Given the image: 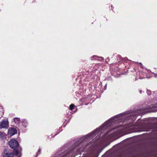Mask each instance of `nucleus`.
<instances>
[{
    "instance_id": "1",
    "label": "nucleus",
    "mask_w": 157,
    "mask_h": 157,
    "mask_svg": "<svg viewBox=\"0 0 157 157\" xmlns=\"http://www.w3.org/2000/svg\"><path fill=\"white\" fill-rule=\"evenodd\" d=\"M9 144L10 147L14 150L12 153H14V152L16 151L18 152L17 149L19 147V144L17 141L14 140H12L9 142Z\"/></svg>"
},
{
    "instance_id": "2",
    "label": "nucleus",
    "mask_w": 157,
    "mask_h": 157,
    "mask_svg": "<svg viewBox=\"0 0 157 157\" xmlns=\"http://www.w3.org/2000/svg\"><path fill=\"white\" fill-rule=\"evenodd\" d=\"M9 123L7 121H3L0 124V126L2 128H7L9 126Z\"/></svg>"
},
{
    "instance_id": "3",
    "label": "nucleus",
    "mask_w": 157,
    "mask_h": 157,
    "mask_svg": "<svg viewBox=\"0 0 157 157\" xmlns=\"http://www.w3.org/2000/svg\"><path fill=\"white\" fill-rule=\"evenodd\" d=\"M16 130L14 128H10L8 130V133L10 136H13L16 133Z\"/></svg>"
},
{
    "instance_id": "4",
    "label": "nucleus",
    "mask_w": 157,
    "mask_h": 157,
    "mask_svg": "<svg viewBox=\"0 0 157 157\" xmlns=\"http://www.w3.org/2000/svg\"><path fill=\"white\" fill-rule=\"evenodd\" d=\"M18 154V151H16L14 152V153H11L8 157H13L14 156H16Z\"/></svg>"
},
{
    "instance_id": "5",
    "label": "nucleus",
    "mask_w": 157,
    "mask_h": 157,
    "mask_svg": "<svg viewBox=\"0 0 157 157\" xmlns=\"http://www.w3.org/2000/svg\"><path fill=\"white\" fill-rule=\"evenodd\" d=\"M14 122L17 124H18L20 123V119L18 118H15L14 119Z\"/></svg>"
},
{
    "instance_id": "6",
    "label": "nucleus",
    "mask_w": 157,
    "mask_h": 157,
    "mask_svg": "<svg viewBox=\"0 0 157 157\" xmlns=\"http://www.w3.org/2000/svg\"><path fill=\"white\" fill-rule=\"evenodd\" d=\"M8 153L7 152V151H4V153H2V155L3 157H6L8 155Z\"/></svg>"
},
{
    "instance_id": "7",
    "label": "nucleus",
    "mask_w": 157,
    "mask_h": 157,
    "mask_svg": "<svg viewBox=\"0 0 157 157\" xmlns=\"http://www.w3.org/2000/svg\"><path fill=\"white\" fill-rule=\"evenodd\" d=\"M74 105L73 104H71V105H70V106H69L70 109L71 110H73V109L74 107Z\"/></svg>"
},
{
    "instance_id": "8",
    "label": "nucleus",
    "mask_w": 157,
    "mask_h": 157,
    "mask_svg": "<svg viewBox=\"0 0 157 157\" xmlns=\"http://www.w3.org/2000/svg\"><path fill=\"white\" fill-rule=\"evenodd\" d=\"M110 121L109 120V121H107L105 122V123L104 124H108L110 122Z\"/></svg>"
},
{
    "instance_id": "9",
    "label": "nucleus",
    "mask_w": 157,
    "mask_h": 157,
    "mask_svg": "<svg viewBox=\"0 0 157 157\" xmlns=\"http://www.w3.org/2000/svg\"><path fill=\"white\" fill-rule=\"evenodd\" d=\"M147 93L149 95H150L151 94V92L149 90H147Z\"/></svg>"
},
{
    "instance_id": "10",
    "label": "nucleus",
    "mask_w": 157,
    "mask_h": 157,
    "mask_svg": "<svg viewBox=\"0 0 157 157\" xmlns=\"http://www.w3.org/2000/svg\"><path fill=\"white\" fill-rule=\"evenodd\" d=\"M139 91H140V93H141V92H142V90H140Z\"/></svg>"
},
{
    "instance_id": "11",
    "label": "nucleus",
    "mask_w": 157,
    "mask_h": 157,
    "mask_svg": "<svg viewBox=\"0 0 157 157\" xmlns=\"http://www.w3.org/2000/svg\"><path fill=\"white\" fill-rule=\"evenodd\" d=\"M140 63V64H142L141 63Z\"/></svg>"
},
{
    "instance_id": "12",
    "label": "nucleus",
    "mask_w": 157,
    "mask_h": 157,
    "mask_svg": "<svg viewBox=\"0 0 157 157\" xmlns=\"http://www.w3.org/2000/svg\"><path fill=\"white\" fill-rule=\"evenodd\" d=\"M145 130H143V131H145Z\"/></svg>"
}]
</instances>
